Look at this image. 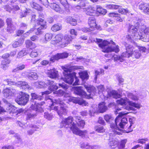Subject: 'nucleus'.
<instances>
[{"label":"nucleus","mask_w":149,"mask_h":149,"mask_svg":"<svg viewBox=\"0 0 149 149\" xmlns=\"http://www.w3.org/2000/svg\"><path fill=\"white\" fill-rule=\"evenodd\" d=\"M139 28L138 26L132 25L129 29V32L131 34L126 36V38L131 42L134 39L141 40L145 42H149V27L143 25L141 27L138 32Z\"/></svg>","instance_id":"1"},{"label":"nucleus","mask_w":149,"mask_h":149,"mask_svg":"<svg viewBox=\"0 0 149 149\" xmlns=\"http://www.w3.org/2000/svg\"><path fill=\"white\" fill-rule=\"evenodd\" d=\"M121 109L120 108H117L116 109L115 113L116 114L118 113L119 114L115 120L114 123H112L110 125V127L112 130V133H111V134L114 135L116 134H121V129H120L119 127L121 128H123L124 126L127 123V120L126 118H123L121 119L120 117L123 115L126 114L127 113H126L124 112H121L118 113V112Z\"/></svg>","instance_id":"2"},{"label":"nucleus","mask_w":149,"mask_h":149,"mask_svg":"<svg viewBox=\"0 0 149 149\" xmlns=\"http://www.w3.org/2000/svg\"><path fill=\"white\" fill-rule=\"evenodd\" d=\"M46 99L49 100L48 102L52 103L51 106H50V108L56 111L60 117H62L63 115H66L68 113V110L65 104L63 101L60 99H51L49 97L46 96Z\"/></svg>","instance_id":"3"},{"label":"nucleus","mask_w":149,"mask_h":149,"mask_svg":"<svg viewBox=\"0 0 149 149\" xmlns=\"http://www.w3.org/2000/svg\"><path fill=\"white\" fill-rule=\"evenodd\" d=\"M97 42H98V46L102 49V51L104 52L109 53L111 52H114L118 53L119 51V46L116 45L113 42H111L113 45H110L109 42L106 40L102 41V40L97 39Z\"/></svg>","instance_id":"4"},{"label":"nucleus","mask_w":149,"mask_h":149,"mask_svg":"<svg viewBox=\"0 0 149 149\" xmlns=\"http://www.w3.org/2000/svg\"><path fill=\"white\" fill-rule=\"evenodd\" d=\"M116 102L118 104L122 106L128 104L129 106L125 107L126 109L128 110L134 111L135 109L134 108V107L139 109L141 107V105L140 103L130 101L126 97L118 99L116 100Z\"/></svg>","instance_id":"5"},{"label":"nucleus","mask_w":149,"mask_h":149,"mask_svg":"<svg viewBox=\"0 0 149 149\" xmlns=\"http://www.w3.org/2000/svg\"><path fill=\"white\" fill-rule=\"evenodd\" d=\"M79 68L78 67L75 66L64 68V71L65 72L64 81L67 83L72 84L74 81V79L75 76V73H71L70 72L74 69H77Z\"/></svg>","instance_id":"6"},{"label":"nucleus","mask_w":149,"mask_h":149,"mask_svg":"<svg viewBox=\"0 0 149 149\" xmlns=\"http://www.w3.org/2000/svg\"><path fill=\"white\" fill-rule=\"evenodd\" d=\"M47 83L48 85L49 86L48 88L49 91H46L42 93V95L45 94H48L50 93L52 91L57 90L58 88L61 87L65 89H66L68 88V85L64 83L58 84L59 87L57 85V84L55 83L53 81L51 80H48Z\"/></svg>","instance_id":"7"},{"label":"nucleus","mask_w":149,"mask_h":149,"mask_svg":"<svg viewBox=\"0 0 149 149\" xmlns=\"http://www.w3.org/2000/svg\"><path fill=\"white\" fill-rule=\"evenodd\" d=\"M73 120V117L71 116L63 119L60 124L61 127H64L66 128H70L72 132L73 130L76 127V124L72 122Z\"/></svg>","instance_id":"8"},{"label":"nucleus","mask_w":149,"mask_h":149,"mask_svg":"<svg viewBox=\"0 0 149 149\" xmlns=\"http://www.w3.org/2000/svg\"><path fill=\"white\" fill-rule=\"evenodd\" d=\"M31 96L32 97V100H36L33 101L34 102V104L33 105L32 104L31 107L34 110H35L36 111L40 112H42L43 111V110L42 108L41 107V106L42 105V103H44V102H42L41 103H39V102H37V101L36 100H39L41 99V96H39L35 93H32L31 94Z\"/></svg>","instance_id":"9"},{"label":"nucleus","mask_w":149,"mask_h":149,"mask_svg":"<svg viewBox=\"0 0 149 149\" xmlns=\"http://www.w3.org/2000/svg\"><path fill=\"white\" fill-rule=\"evenodd\" d=\"M18 98L15 100L19 104H26L29 100V95L25 93L20 91L17 96Z\"/></svg>","instance_id":"10"},{"label":"nucleus","mask_w":149,"mask_h":149,"mask_svg":"<svg viewBox=\"0 0 149 149\" xmlns=\"http://www.w3.org/2000/svg\"><path fill=\"white\" fill-rule=\"evenodd\" d=\"M64 97H66V100H68L69 102H72L75 103H78L80 105L82 106L88 105V103L85 101L83 100L79 97H73L70 96L69 94L65 93Z\"/></svg>","instance_id":"11"},{"label":"nucleus","mask_w":149,"mask_h":149,"mask_svg":"<svg viewBox=\"0 0 149 149\" xmlns=\"http://www.w3.org/2000/svg\"><path fill=\"white\" fill-rule=\"evenodd\" d=\"M124 44L126 48V52L122 53L121 56L122 58L124 57H129L132 55L133 51L134 48L132 45L125 42H124Z\"/></svg>","instance_id":"12"},{"label":"nucleus","mask_w":149,"mask_h":149,"mask_svg":"<svg viewBox=\"0 0 149 149\" xmlns=\"http://www.w3.org/2000/svg\"><path fill=\"white\" fill-rule=\"evenodd\" d=\"M17 93V91L16 89L11 88H6L3 91L4 96L8 99L14 96Z\"/></svg>","instance_id":"13"},{"label":"nucleus","mask_w":149,"mask_h":149,"mask_svg":"<svg viewBox=\"0 0 149 149\" xmlns=\"http://www.w3.org/2000/svg\"><path fill=\"white\" fill-rule=\"evenodd\" d=\"M121 5L116 4H110L107 6V8L111 9H118V11L122 14H125L129 13V10L127 8L124 9L121 8Z\"/></svg>","instance_id":"14"},{"label":"nucleus","mask_w":149,"mask_h":149,"mask_svg":"<svg viewBox=\"0 0 149 149\" xmlns=\"http://www.w3.org/2000/svg\"><path fill=\"white\" fill-rule=\"evenodd\" d=\"M73 133L81 137L82 138L88 137V132L86 130H81L76 126L72 132Z\"/></svg>","instance_id":"15"},{"label":"nucleus","mask_w":149,"mask_h":149,"mask_svg":"<svg viewBox=\"0 0 149 149\" xmlns=\"http://www.w3.org/2000/svg\"><path fill=\"white\" fill-rule=\"evenodd\" d=\"M3 101L6 104V110H5L2 107L0 106V113H1L5 112L11 113L13 110V106L11 105L10 103H8V101L5 99H3Z\"/></svg>","instance_id":"16"},{"label":"nucleus","mask_w":149,"mask_h":149,"mask_svg":"<svg viewBox=\"0 0 149 149\" xmlns=\"http://www.w3.org/2000/svg\"><path fill=\"white\" fill-rule=\"evenodd\" d=\"M84 9H85L86 14L87 15L93 16H99L98 13H96V10L92 7H88Z\"/></svg>","instance_id":"17"},{"label":"nucleus","mask_w":149,"mask_h":149,"mask_svg":"<svg viewBox=\"0 0 149 149\" xmlns=\"http://www.w3.org/2000/svg\"><path fill=\"white\" fill-rule=\"evenodd\" d=\"M126 94L127 98L130 99L134 101H137L139 100L140 95L136 93L135 94L133 92L131 93L129 92H127Z\"/></svg>","instance_id":"18"},{"label":"nucleus","mask_w":149,"mask_h":149,"mask_svg":"<svg viewBox=\"0 0 149 149\" xmlns=\"http://www.w3.org/2000/svg\"><path fill=\"white\" fill-rule=\"evenodd\" d=\"M74 93L83 97H86L87 95L86 92L82 89L81 87L77 86L75 87Z\"/></svg>","instance_id":"19"},{"label":"nucleus","mask_w":149,"mask_h":149,"mask_svg":"<svg viewBox=\"0 0 149 149\" xmlns=\"http://www.w3.org/2000/svg\"><path fill=\"white\" fill-rule=\"evenodd\" d=\"M81 147L82 149H100L97 146L90 145L87 143H83L81 144Z\"/></svg>","instance_id":"20"},{"label":"nucleus","mask_w":149,"mask_h":149,"mask_svg":"<svg viewBox=\"0 0 149 149\" xmlns=\"http://www.w3.org/2000/svg\"><path fill=\"white\" fill-rule=\"evenodd\" d=\"M31 11L29 9L26 8V10L24 12L21 13L20 14L21 18L25 17L27 15H31L32 17V19H34L36 16L35 14L34 13H31Z\"/></svg>","instance_id":"21"},{"label":"nucleus","mask_w":149,"mask_h":149,"mask_svg":"<svg viewBox=\"0 0 149 149\" xmlns=\"http://www.w3.org/2000/svg\"><path fill=\"white\" fill-rule=\"evenodd\" d=\"M63 38V36L62 34H58L56 36L54 39L52 40V44L55 45L57 44H59L62 42Z\"/></svg>","instance_id":"22"},{"label":"nucleus","mask_w":149,"mask_h":149,"mask_svg":"<svg viewBox=\"0 0 149 149\" xmlns=\"http://www.w3.org/2000/svg\"><path fill=\"white\" fill-rule=\"evenodd\" d=\"M6 22L7 24V31L8 32L12 33L15 30V26L12 23L11 19H7Z\"/></svg>","instance_id":"23"},{"label":"nucleus","mask_w":149,"mask_h":149,"mask_svg":"<svg viewBox=\"0 0 149 149\" xmlns=\"http://www.w3.org/2000/svg\"><path fill=\"white\" fill-rule=\"evenodd\" d=\"M135 118L133 117L130 118L129 119V122L130 125L127 127L126 132L127 133L133 131V127H132V125L134 123Z\"/></svg>","instance_id":"24"},{"label":"nucleus","mask_w":149,"mask_h":149,"mask_svg":"<svg viewBox=\"0 0 149 149\" xmlns=\"http://www.w3.org/2000/svg\"><path fill=\"white\" fill-rule=\"evenodd\" d=\"M74 118L77 123L76 125H77L79 127L83 128L85 125L84 121L81 120L80 117L76 116Z\"/></svg>","instance_id":"25"},{"label":"nucleus","mask_w":149,"mask_h":149,"mask_svg":"<svg viewBox=\"0 0 149 149\" xmlns=\"http://www.w3.org/2000/svg\"><path fill=\"white\" fill-rule=\"evenodd\" d=\"M17 86L21 87L22 89L24 90L26 89H31L27 83L24 81H20L17 82Z\"/></svg>","instance_id":"26"},{"label":"nucleus","mask_w":149,"mask_h":149,"mask_svg":"<svg viewBox=\"0 0 149 149\" xmlns=\"http://www.w3.org/2000/svg\"><path fill=\"white\" fill-rule=\"evenodd\" d=\"M64 38L66 42L64 44H61V47H64L66 46L71 42L73 39L71 35H65L64 36Z\"/></svg>","instance_id":"27"},{"label":"nucleus","mask_w":149,"mask_h":149,"mask_svg":"<svg viewBox=\"0 0 149 149\" xmlns=\"http://www.w3.org/2000/svg\"><path fill=\"white\" fill-rule=\"evenodd\" d=\"M27 77L30 80H36L38 78L37 73L32 71L28 72L27 74Z\"/></svg>","instance_id":"28"},{"label":"nucleus","mask_w":149,"mask_h":149,"mask_svg":"<svg viewBox=\"0 0 149 149\" xmlns=\"http://www.w3.org/2000/svg\"><path fill=\"white\" fill-rule=\"evenodd\" d=\"M48 72L49 77L51 78H55L58 76V71L54 68L49 70Z\"/></svg>","instance_id":"29"},{"label":"nucleus","mask_w":149,"mask_h":149,"mask_svg":"<svg viewBox=\"0 0 149 149\" xmlns=\"http://www.w3.org/2000/svg\"><path fill=\"white\" fill-rule=\"evenodd\" d=\"M99 110L100 113H103L107 109V107L105 105V104L104 102H102L99 104Z\"/></svg>","instance_id":"30"},{"label":"nucleus","mask_w":149,"mask_h":149,"mask_svg":"<svg viewBox=\"0 0 149 149\" xmlns=\"http://www.w3.org/2000/svg\"><path fill=\"white\" fill-rule=\"evenodd\" d=\"M46 19H39L37 21V23L39 25H40L42 29H45L47 28Z\"/></svg>","instance_id":"31"},{"label":"nucleus","mask_w":149,"mask_h":149,"mask_svg":"<svg viewBox=\"0 0 149 149\" xmlns=\"http://www.w3.org/2000/svg\"><path fill=\"white\" fill-rule=\"evenodd\" d=\"M84 86L88 92L89 93H91V95L92 94V93L95 94L96 90L94 87L89 85H85Z\"/></svg>","instance_id":"32"},{"label":"nucleus","mask_w":149,"mask_h":149,"mask_svg":"<svg viewBox=\"0 0 149 149\" xmlns=\"http://www.w3.org/2000/svg\"><path fill=\"white\" fill-rule=\"evenodd\" d=\"M80 78L83 81L87 80L89 77L87 72L86 71H82L79 73Z\"/></svg>","instance_id":"33"},{"label":"nucleus","mask_w":149,"mask_h":149,"mask_svg":"<svg viewBox=\"0 0 149 149\" xmlns=\"http://www.w3.org/2000/svg\"><path fill=\"white\" fill-rule=\"evenodd\" d=\"M118 143L119 141L116 138L113 139L111 141H110L109 143V144L111 148H114L118 145Z\"/></svg>","instance_id":"34"},{"label":"nucleus","mask_w":149,"mask_h":149,"mask_svg":"<svg viewBox=\"0 0 149 149\" xmlns=\"http://www.w3.org/2000/svg\"><path fill=\"white\" fill-rule=\"evenodd\" d=\"M13 110L12 111V112L10 113L11 114V116H19L21 114V113H22L24 111V110L22 109H18L16 111L15 110V107H13Z\"/></svg>","instance_id":"35"},{"label":"nucleus","mask_w":149,"mask_h":149,"mask_svg":"<svg viewBox=\"0 0 149 149\" xmlns=\"http://www.w3.org/2000/svg\"><path fill=\"white\" fill-rule=\"evenodd\" d=\"M30 5L32 8L41 11L42 10V8L34 2L33 1L31 2Z\"/></svg>","instance_id":"36"},{"label":"nucleus","mask_w":149,"mask_h":149,"mask_svg":"<svg viewBox=\"0 0 149 149\" xmlns=\"http://www.w3.org/2000/svg\"><path fill=\"white\" fill-rule=\"evenodd\" d=\"M108 93L110 96H111L114 98L117 99L120 97V95L118 94L117 92L115 90H112L108 92Z\"/></svg>","instance_id":"37"},{"label":"nucleus","mask_w":149,"mask_h":149,"mask_svg":"<svg viewBox=\"0 0 149 149\" xmlns=\"http://www.w3.org/2000/svg\"><path fill=\"white\" fill-rule=\"evenodd\" d=\"M50 6L52 8L57 12H59L61 10V8L58 5L55 3H51Z\"/></svg>","instance_id":"38"},{"label":"nucleus","mask_w":149,"mask_h":149,"mask_svg":"<svg viewBox=\"0 0 149 149\" xmlns=\"http://www.w3.org/2000/svg\"><path fill=\"white\" fill-rule=\"evenodd\" d=\"M26 47L29 48L30 49H34L36 47L35 43H33L30 40H27L26 42Z\"/></svg>","instance_id":"39"},{"label":"nucleus","mask_w":149,"mask_h":149,"mask_svg":"<svg viewBox=\"0 0 149 149\" xmlns=\"http://www.w3.org/2000/svg\"><path fill=\"white\" fill-rule=\"evenodd\" d=\"M53 37V35L51 33H46L45 36L44 42L46 43L50 40Z\"/></svg>","instance_id":"40"},{"label":"nucleus","mask_w":149,"mask_h":149,"mask_svg":"<svg viewBox=\"0 0 149 149\" xmlns=\"http://www.w3.org/2000/svg\"><path fill=\"white\" fill-rule=\"evenodd\" d=\"M30 127H31L32 129L27 131L28 134L29 135H32L36 130V129L39 128L38 127L35 125H31Z\"/></svg>","instance_id":"41"},{"label":"nucleus","mask_w":149,"mask_h":149,"mask_svg":"<svg viewBox=\"0 0 149 149\" xmlns=\"http://www.w3.org/2000/svg\"><path fill=\"white\" fill-rule=\"evenodd\" d=\"M61 29V25L60 24H55L51 28V30L55 32L59 31Z\"/></svg>","instance_id":"42"},{"label":"nucleus","mask_w":149,"mask_h":149,"mask_svg":"<svg viewBox=\"0 0 149 149\" xmlns=\"http://www.w3.org/2000/svg\"><path fill=\"white\" fill-rule=\"evenodd\" d=\"M96 13H98L99 15L101 14H105L107 12V10H106L103 8L100 7H98L96 9Z\"/></svg>","instance_id":"43"},{"label":"nucleus","mask_w":149,"mask_h":149,"mask_svg":"<svg viewBox=\"0 0 149 149\" xmlns=\"http://www.w3.org/2000/svg\"><path fill=\"white\" fill-rule=\"evenodd\" d=\"M95 20V19H89L88 24L91 27L94 28L97 26Z\"/></svg>","instance_id":"44"},{"label":"nucleus","mask_w":149,"mask_h":149,"mask_svg":"<svg viewBox=\"0 0 149 149\" xmlns=\"http://www.w3.org/2000/svg\"><path fill=\"white\" fill-rule=\"evenodd\" d=\"M25 65L24 64L18 65L16 68L13 70L12 72H15L19 70H22L25 68Z\"/></svg>","instance_id":"45"},{"label":"nucleus","mask_w":149,"mask_h":149,"mask_svg":"<svg viewBox=\"0 0 149 149\" xmlns=\"http://www.w3.org/2000/svg\"><path fill=\"white\" fill-rule=\"evenodd\" d=\"M35 84L37 88H39L46 87V86L45 83L42 81L36 82Z\"/></svg>","instance_id":"46"},{"label":"nucleus","mask_w":149,"mask_h":149,"mask_svg":"<svg viewBox=\"0 0 149 149\" xmlns=\"http://www.w3.org/2000/svg\"><path fill=\"white\" fill-rule=\"evenodd\" d=\"M28 53V50L26 51L25 50H22L18 53L17 57L18 58H21Z\"/></svg>","instance_id":"47"},{"label":"nucleus","mask_w":149,"mask_h":149,"mask_svg":"<svg viewBox=\"0 0 149 149\" xmlns=\"http://www.w3.org/2000/svg\"><path fill=\"white\" fill-rule=\"evenodd\" d=\"M149 4L142 3L140 4L139 5V8L141 10H143L144 12V10L147 8Z\"/></svg>","instance_id":"48"},{"label":"nucleus","mask_w":149,"mask_h":149,"mask_svg":"<svg viewBox=\"0 0 149 149\" xmlns=\"http://www.w3.org/2000/svg\"><path fill=\"white\" fill-rule=\"evenodd\" d=\"M59 59L58 54H57L55 55L52 56L50 59V61L52 62H54L56 61H57Z\"/></svg>","instance_id":"49"},{"label":"nucleus","mask_w":149,"mask_h":149,"mask_svg":"<svg viewBox=\"0 0 149 149\" xmlns=\"http://www.w3.org/2000/svg\"><path fill=\"white\" fill-rule=\"evenodd\" d=\"M56 96H62L65 94V91L61 90L56 91L53 93Z\"/></svg>","instance_id":"50"},{"label":"nucleus","mask_w":149,"mask_h":149,"mask_svg":"<svg viewBox=\"0 0 149 149\" xmlns=\"http://www.w3.org/2000/svg\"><path fill=\"white\" fill-rule=\"evenodd\" d=\"M104 119L107 122L109 123L113 119L111 114H107L104 116Z\"/></svg>","instance_id":"51"},{"label":"nucleus","mask_w":149,"mask_h":149,"mask_svg":"<svg viewBox=\"0 0 149 149\" xmlns=\"http://www.w3.org/2000/svg\"><path fill=\"white\" fill-rule=\"evenodd\" d=\"M95 129L96 131L99 133H103L105 131L103 127L101 126H96L95 127Z\"/></svg>","instance_id":"52"},{"label":"nucleus","mask_w":149,"mask_h":149,"mask_svg":"<svg viewBox=\"0 0 149 149\" xmlns=\"http://www.w3.org/2000/svg\"><path fill=\"white\" fill-rule=\"evenodd\" d=\"M134 54L135 57L137 58H139L141 56V53L140 52H139L138 50H134V52L133 51V54Z\"/></svg>","instance_id":"53"},{"label":"nucleus","mask_w":149,"mask_h":149,"mask_svg":"<svg viewBox=\"0 0 149 149\" xmlns=\"http://www.w3.org/2000/svg\"><path fill=\"white\" fill-rule=\"evenodd\" d=\"M120 15L116 13H111L109 14L108 16L111 17H119L121 18L120 17Z\"/></svg>","instance_id":"54"},{"label":"nucleus","mask_w":149,"mask_h":149,"mask_svg":"<svg viewBox=\"0 0 149 149\" xmlns=\"http://www.w3.org/2000/svg\"><path fill=\"white\" fill-rule=\"evenodd\" d=\"M36 116V113H29L27 114L26 116V120H29L34 118Z\"/></svg>","instance_id":"55"},{"label":"nucleus","mask_w":149,"mask_h":149,"mask_svg":"<svg viewBox=\"0 0 149 149\" xmlns=\"http://www.w3.org/2000/svg\"><path fill=\"white\" fill-rule=\"evenodd\" d=\"M58 54L59 59L67 58L68 55V54L66 52H64L60 54L58 53Z\"/></svg>","instance_id":"56"},{"label":"nucleus","mask_w":149,"mask_h":149,"mask_svg":"<svg viewBox=\"0 0 149 149\" xmlns=\"http://www.w3.org/2000/svg\"><path fill=\"white\" fill-rule=\"evenodd\" d=\"M39 3L43 4L46 7H48L49 6V3L48 0H38Z\"/></svg>","instance_id":"57"},{"label":"nucleus","mask_w":149,"mask_h":149,"mask_svg":"<svg viewBox=\"0 0 149 149\" xmlns=\"http://www.w3.org/2000/svg\"><path fill=\"white\" fill-rule=\"evenodd\" d=\"M38 54L36 50H34L31 52L30 56L32 58H35L37 56Z\"/></svg>","instance_id":"58"},{"label":"nucleus","mask_w":149,"mask_h":149,"mask_svg":"<svg viewBox=\"0 0 149 149\" xmlns=\"http://www.w3.org/2000/svg\"><path fill=\"white\" fill-rule=\"evenodd\" d=\"M44 117L49 120H51L53 118V115L52 114H49L45 112L44 113Z\"/></svg>","instance_id":"59"},{"label":"nucleus","mask_w":149,"mask_h":149,"mask_svg":"<svg viewBox=\"0 0 149 149\" xmlns=\"http://www.w3.org/2000/svg\"><path fill=\"white\" fill-rule=\"evenodd\" d=\"M100 71L99 72L97 70L95 71V80L97 79V76L102 73H103L104 72V70L102 69H101L100 70Z\"/></svg>","instance_id":"60"},{"label":"nucleus","mask_w":149,"mask_h":149,"mask_svg":"<svg viewBox=\"0 0 149 149\" xmlns=\"http://www.w3.org/2000/svg\"><path fill=\"white\" fill-rule=\"evenodd\" d=\"M4 81L6 82L7 84L9 85H15L17 86V82L11 81L10 79H6Z\"/></svg>","instance_id":"61"},{"label":"nucleus","mask_w":149,"mask_h":149,"mask_svg":"<svg viewBox=\"0 0 149 149\" xmlns=\"http://www.w3.org/2000/svg\"><path fill=\"white\" fill-rule=\"evenodd\" d=\"M98 90V92L99 94L102 93L104 90V88L103 85H100L97 87Z\"/></svg>","instance_id":"62"},{"label":"nucleus","mask_w":149,"mask_h":149,"mask_svg":"<svg viewBox=\"0 0 149 149\" xmlns=\"http://www.w3.org/2000/svg\"><path fill=\"white\" fill-rule=\"evenodd\" d=\"M79 5L82 8L83 7H85L86 5V1L85 0H79Z\"/></svg>","instance_id":"63"},{"label":"nucleus","mask_w":149,"mask_h":149,"mask_svg":"<svg viewBox=\"0 0 149 149\" xmlns=\"http://www.w3.org/2000/svg\"><path fill=\"white\" fill-rule=\"evenodd\" d=\"M5 61H2L1 66V68L4 70H6L9 66V65H7V64L5 65Z\"/></svg>","instance_id":"64"}]
</instances>
